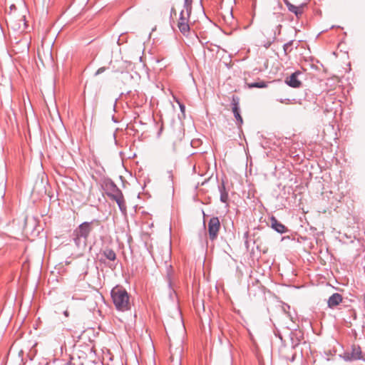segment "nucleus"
<instances>
[{
  "label": "nucleus",
  "instance_id": "16",
  "mask_svg": "<svg viewBox=\"0 0 365 365\" xmlns=\"http://www.w3.org/2000/svg\"><path fill=\"white\" fill-rule=\"evenodd\" d=\"M246 86L249 88H263L267 86V83L263 81H259L255 83H247Z\"/></svg>",
  "mask_w": 365,
  "mask_h": 365
},
{
  "label": "nucleus",
  "instance_id": "6",
  "mask_svg": "<svg viewBox=\"0 0 365 365\" xmlns=\"http://www.w3.org/2000/svg\"><path fill=\"white\" fill-rule=\"evenodd\" d=\"M104 190L106 195L110 198L113 199L122 193V191L116 186V185L112 182H106L105 183Z\"/></svg>",
  "mask_w": 365,
  "mask_h": 365
},
{
  "label": "nucleus",
  "instance_id": "21",
  "mask_svg": "<svg viewBox=\"0 0 365 365\" xmlns=\"http://www.w3.org/2000/svg\"><path fill=\"white\" fill-rule=\"evenodd\" d=\"M106 67H101V68H99L96 71V73H95V76H98V75H99V74H101V73H103V72L106 71Z\"/></svg>",
  "mask_w": 365,
  "mask_h": 365
},
{
  "label": "nucleus",
  "instance_id": "23",
  "mask_svg": "<svg viewBox=\"0 0 365 365\" xmlns=\"http://www.w3.org/2000/svg\"><path fill=\"white\" fill-rule=\"evenodd\" d=\"M22 21H24V26L26 27V22L24 21H25V16H22Z\"/></svg>",
  "mask_w": 365,
  "mask_h": 365
},
{
  "label": "nucleus",
  "instance_id": "3",
  "mask_svg": "<svg viewBox=\"0 0 365 365\" xmlns=\"http://www.w3.org/2000/svg\"><path fill=\"white\" fill-rule=\"evenodd\" d=\"M195 21V19H192L191 12H186V11L182 10L180 13L177 26L182 35L187 36L190 34L191 26Z\"/></svg>",
  "mask_w": 365,
  "mask_h": 365
},
{
  "label": "nucleus",
  "instance_id": "2",
  "mask_svg": "<svg viewBox=\"0 0 365 365\" xmlns=\"http://www.w3.org/2000/svg\"><path fill=\"white\" fill-rule=\"evenodd\" d=\"M98 220L84 222L81 223L73 232V240L78 248L83 249L87 245L88 237L92 231V225Z\"/></svg>",
  "mask_w": 365,
  "mask_h": 365
},
{
  "label": "nucleus",
  "instance_id": "14",
  "mask_svg": "<svg viewBox=\"0 0 365 365\" xmlns=\"http://www.w3.org/2000/svg\"><path fill=\"white\" fill-rule=\"evenodd\" d=\"M103 255L110 261H115L116 259V254L115 252L109 248H106L103 251Z\"/></svg>",
  "mask_w": 365,
  "mask_h": 365
},
{
  "label": "nucleus",
  "instance_id": "17",
  "mask_svg": "<svg viewBox=\"0 0 365 365\" xmlns=\"http://www.w3.org/2000/svg\"><path fill=\"white\" fill-rule=\"evenodd\" d=\"M192 0H185L182 11L186 12H192Z\"/></svg>",
  "mask_w": 365,
  "mask_h": 365
},
{
  "label": "nucleus",
  "instance_id": "8",
  "mask_svg": "<svg viewBox=\"0 0 365 365\" xmlns=\"http://www.w3.org/2000/svg\"><path fill=\"white\" fill-rule=\"evenodd\" d=\"M270 223L272 228L274 229L276 232L280 234H283L287 232V228L283 224L279 222L275 217L272 216L270 218Z\"/></svg>",
  "mask_w": 365,
  "mask_h": 365
},
{
  "label": "nucleus",
  "instance_id": "10",
  "mask_svg": "<svg viewBox=\"0 0 365 365\" xmlns=\"http://www.w3.org/2000/svg\"><path fill=\"white\" fill-rule=\"evenodd\" d=\"M361 351L360 347L354 346L350 353L346 354L347 360H358L361 358Z\"/></svg>",
  "mask_w": 365,
  "mask_h": 365
},
{
  "label": "nucleus",
  "instance_id": "9",
  "mask_svg": "<svg viewBox=\"0 0 365 365\" xmlns=\"http://www.w3.org/2000/svg\"><path fill=\"white\" fill-rule=\"evenodd\" d=\"M299 73L295 72L286 79V83L292 88H299L302 85L301 81L297 78Z\"/></svg>",
  "mask_w": 365,
  "mask_h": 365
},
{
  "label": "nucleus",
  "instance_id": "11",
  "mask_svg": "<svg viewBox=\"0 0 365 365\" xmlns=\"http://www.w3.org/2000/svg\"><path fill=\"white\" fill-rule=\"evenodd\" d=\"M342 302V297L339 293H334L328 299V307L334 308Z\"/></svg>",
  "mask_w": 365,
  "mask_h": 365
},
{
  "label": "nucleus",
  "instance_id": "4",
  "mask_svg": "<svg viewBox=\"0 0 365 365\" xmlns=\"http://www.w3.org/2000/svg\"><path fill=\"white\" fill-rule=\"evenodd\" d=\"M220 227V222L217 217L210 218L208 222V235L210 240L214 241L217 239Z\"/></svg>",
  "mask_w": 365,
  "mask_h": 365
},
{
  "label": "nucleus",
  "instance_id": "15",
  "mask_svg": "<svg viewBox=\"0 0 365 365\" xmlns=\"http://www.w3.org/2000/svg\"><path fill=\"white\" fill-rule=\"evenodd\" d=\"M219 190L220 192V201L227 205L229 196L227 192L225 190V187L223 184L219 187Z\"/></svg>",
  "mask_w": 365,
  "mask_h": 365
},
{
  "label": "nucleus",
  "instance_id": "1",
  "mask_svg": "<svg viewBox=\"0 0 365 365\" xmlns=\"http://www.w3.org/2000/svg\"><path fill=\"white\" fill-rule=\"evenodd\" d=\"M110 295L117 310L126 312L130 309V295L124 287L120 285L114 287L110 292Z\"/></svg>",
  "mask_w": 365,
  "mask_h": 365
},
{
  "label": "nucleus",
  "instance_id": "7",
  "mask_svg": "<svg viewBox=\"0 0 365 365\" xmlns=\"http://www.w3.org/2000/svg\"><path fill=\"white\" fill-rule=\"evenodd\" d=\"M294 346L291 347L284 346L280 349V354L287 361H294L296 354L294 352Z\"/></svg>",
  "mask_w": 365,
  "mask_h": 365
},
{
  "label": "nucleus",
  "instance_id": "18",
  "mask_svg": "<svg viewBox=\"0 0 365 365\" xmlns=\"http://www.w3.org/2000/svg\"><path fill=\"white\" fill-rule=\"evenodd\" d=\"M292 44H293V41H290L284 45L283 48H284V51L285 54H287L291 52V51L292 49Z\"/></svg>",
  "mask_w": 365,
  "mask_h": 365
},
{
  "label": "nucleus",
  "instance_id": "5",
  "mask_svg": "<svg viewBox=\"0 0 365 365\" xmlns=\"http://www.w3.org/2000/svg\"><path fill=\"white\" fill-rule=\"evenodd\" d=\"M232 111L236 120L238 126H241L243 123V119L240 115V98L237 96H232L231 101Z\"/></svg>",
  "mask_w": 365,
  "mask_h": 365
},
{
  "label": "nucleus",
  "instance_id": "13",
  "mask_svg": "<svg viewBox=\"0 0 365 365\" xmlns=\"http://www.w3.org/2000/svg\"><path fill=\"white\" fill-rule=\"evenodd\" d=\"M112 200H115L116 202L120 211H122V212L126 211V205H125V202L123 193H121L119 195H117V197H114Z\"/></svg>",
  "mask_w": 365,
  "mask_h": 365
},
{
  "label": "nucleus",
  "instance_id": "24",
  "mask_svg": "<svg viewBox=\"0 0 365 365\" xmlns=\"http://www.w3.org/2000/svg\"><path fill=\"white\" fill-rule=\"evenodd\" d=\"M364 309H365V293H364Z\"/></svg>",
  "mask_w": 365,
  "mask_h": 365
},
{
  "label": "nucleus",
  "instance_id": "20",
  "mask_svg": "<svg viewBox=\"0 0 365 365\" xmlns=\"http://www.w3.org/2000/svg\"><path fill=\"white\" fill-rule=\"evenodd\" d=\"M176 102L178 103L181 112L184 113L185 111V106L182 103H181L178 100H176Z\"/></svg>",
  "mask_w": 365,
  "mask_h": 365
},
{
  "label": "nucleus",
  "instance_id": "22",
  "mask_svg": "<svg viewBox=\"0 0 365 365\" xmlns=\"http://www.w3.org/2000/svg\"><path fill=\"white\" fill-rule=\"evenodd\" d=\"M63 314L65 317H68L69 316V312L68 310L63 312Z\"/></svg>",
  "mask_w": 365,
  "mask_h": 365
},
{
  "label": "nucleus",
  "instance_id": "19",
  "mask_svg": "<svg viewBox=\"0 0 365 365\" xmlns=\"http://www.w3.org/2000/svg\"><path fill=\"white\" fill-rule=\"evenodd\" d=\"M275 38H276V34L274 33L272 40L271 41H268L266 43H264V46L266 47V48H269L270 46V45L272 43V42H274Z\"/></svg>",
  "mask_w": 365,
  "mask_h": 365
},
{
  "label": "nucleus",
  "instance_id": "12",
  "mask_svg": "<svg viewBox=\"0 0 365 365\" xmlns=\"http://www.w3.org/2000/svg\"><path fill=\"white\" fill-rule=\"evenodd\" d=\"M284 4L287 6L288 10L290 12L294 13L297 16H299L303 13V7L302 6H297L294 4H291L288 0H283Z\"/></svg>",
  "mask_w": 365,
  "mask_h": 365
}]
</instances>
